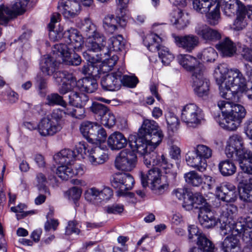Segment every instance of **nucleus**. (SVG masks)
<instances>
[{"label": "nucleus", "instance_id": "1", "mask_svg": "<svg viewBox=\"0 0 252 252\" xmlns=\"http://www.w3.org/2000/svg\"><path fill=\"white\" fill-rule=\"evenodd\" d=\"M164 135L158 124L155 121L149 119L143 120L137 134L129 136V145L134 151L143 156L144 163L149 168L148 174L141 172L140 179L142 186L146 188L150 181L151 188L157 195L163 193L168 185L160 184V174L161 169L168 174L167 177L172 175L176 177V173L170 174L169 170L173 164L162 155L159 156L154 150L161 142Z\"/></svg>", "mask_w": 252, "mask_h": 252}, {"label": "nucleus", "instance_id": "2", "mask_svg": "<svg viewBox=\"0 0 252 252\" xmlns=\"http://www.w3.org/2000/svg\"><path fill=\"white\" fill-rule=\"evenodd\" d=\"M214 76L220 95L226 100L237 101L239 94L244 92L247 88L246 80L240 71L237 68L229 69L226 63L217 66Z\"/></svg>", "mask_w": 252, "mask_h": 252}, {"label": "nucleus", "instance_id": "3", "mask_svg": "<svg viewBox=\"0 0 252 252\" xmlns=\"http://www.w3.org/2000/svg\"><path fill=\"white\" fill-rule=\"evenodd\" d=\"M92 146H89L85 142H80L76 145L75 149L71 150L64 149L61 150L54 156V159L57 163L61 164L56 169V174L63 180L67 181L74 176H79L83 174V169L81 165L76 166L74 170L71 165H68L77 155H80L81 158H85V156H88L87 151L91 150Z\"/></svg>", "mask_w": 252, "mask_h": 252}, {"label": "nucleus", "instance_id": "4", "mask_svg": "<svg viewBox=\"0 0 252 252\" xmlns=\"http://www.w3.org/2000/svg\"><path fill=\"white\" fill-rule=\"evenodd\" d=\"M178 62L186 70L192 72V87L197 95L203 97L208 94L209 80L205 78V67L199 59L189 55H180L178 57Z\"/></svg>", "mask_w": 252, "mask_h": 252}, {"label": "nucleus", "instance_id": "5", "mask_svg": "<svg viewBox=\"0 0 252 252\" xmlns=\"http://www.w3.org/2000/svg\"><path fill=\"white\" fill-rule=\"evenodd\" d=\"M62 35V40L64 43L57 44L54 46L52 52L54 55L67 57L69 55V50L74 52L80 50L84 41L82 35L77 29L71 28L65 31Z\"/></svg>", "mask_w": 252, "mask_h": 252}, {"label": "nucleus", "instance_id": "6", "mask_svg": "<svg viewBox=\"0 0 252 252\" xmlns=\"http://www.w3.org/2000/svg\"><path fill=\"white\" fill-rule=\"evenodd\" d=\"M143 44L152 52H158V56L163 64L168 65L174 59L173 55L168 48L161 46L162 38L157 34L151 33L147 34L143 40Z\"/></svg>", "mask_w": 252, "mask_h": 252}, {"label": "nucleus", "instance_id": "7", "mask_svg": "<svg viewBox=\"0 0 252 252\" xmlns=\"http://www.w3.org/2000/svg\"><path fill=\"white\" fill-rule=\"evenodd\" d=\"M94 41L89 40L87 43L88 49L83 53L84 58L90 64L100 62L104 57V50H107L106 43L104 36L95 35Z\"/></svg>", "mask_w": 252, "mask_h": 252}, {"label": "nucleus", "instance_id": "8", "mask_svg": "<svg viewBox=\"0 0 252 252\" xmlns=\"http://www.w3.org/2000/svg\"><path fill=\"white\" fill-rule=\"evenodd\" d=\"M95 119L105 127L111 128L116 124V118L108 108L101 103L93 101L90 107Z\"/></svg>", "mask_w": 252, "mask_h": 252}, {"label": "nucleus", "instance_id": "9", "mask_svg": "<svg viewBox=\"0 0 252 252\" xmlns=\"http://www.w3.org/2000/svg\"><path fill=\"white\" fill-rule=\"evenodd\" d=\"M18 1L12 4L11 8L0 6V24L6 25L9 21L22 15L27 10L30 0H18Z\"/></svg>", "mask_w": 252, "mask_h": 252}, {"label": "nucleus", "instance_id": "10", "mask_svg": "<svg viewBox=\"0 0 252 252\" xmlns=\"http://www.w3.org/2000/svg\"><path fill=\"white\" fill-rule=\"evenodd\" d=\"M203 117L202 110L194 103L187 104L182 109L181 120L190 126L200 124Z\"/></svg>", "mask_w": 252, "mask_h": 252}, {"label": "nucleus", "instance_id": "11", "mask_svg": "<svg viewBox=\"0 0 252 252\" xmlns=\"http://www.w3.org/2000/svg\"><path fill=\"white\" fill-rule=\"evenodd\" d=\"M130 148L131 151L125 150L120 153L119 156L115 159L116 168L122 171H130L135 167L137 161V156L135 152L139 153Z\"/></svg>", "mask_w": 252, "mask_h": 252}, {"label": "nucleus", "instance_id": "12", "mask_svg": "<svg viewBox=\"0 0 252 252\" xmlns=\"http://www.w3.org/2000/svg\"><path fill=\"white\" fill-rule=\"evenodd\" d=\"M247 149L244 147L243 139L239 134H233L228 138L225 150V154L228 158H234L235 160L239 158L241 152H245Z\"/></svg>", "mask_w": 252, "mask_h": 252}, {"label": "nucleus", "instance_id": "13", "mask_svg": "<svg viewBox=\"0 0 252 252\" xmlns=\"http://www.w3.org/2000/svg\"><path fill=\"white\" fill-rule=\"evenodd\" d=\"M124 73V68L120 67L116 71L107 74L101 80L102 88L107 91L119 90L122 86L121 77Z\"/></svg>", "mask_w": 252, "mask_h": 252}, {"label": "nucleus", "instance_id": "14", "mask_svg": "<svg viewBox=\"0 0 252 252\" xmlns=\"http://www.w3.org/2000/svg\"><path fill=\"white\" fill-rule=\"evenodd\" d=\"M228 100H220L218 102V106L222 114H229L233 119L242 121L246 116V109L242 105L234 104L232 101Z\"/></svg>", "mask_w": 252, "mask_h": 252}, {"label": "nucleus", "instance_id": "15", "mask_svg": "<svg viewBox=\"0 0 252 252\" xmlns=\"http://www.w3.org/2000/svg\"><path fill=\"white\" fill-rule=\"evenodd\" d=\"M134 183L133 177L129 173L123 172L114 174L111 180L112 187L120 189L119 194L123 193L124 190L131 189Z\"/></svg>", "mask_w": 252, "mask_h": 252}, {"label": "nucleus", "instance_id": "16", "mask_svg": "<svg viewBox=\"0 0 252 252\" xmlns=\"http://www.w3.org/2000/svg\"><path fill=\"white\" fill-rule=\"evenodd\" d=\"M215 193L219 199L230 203H234L238 195L236 188L233 185L228 183L217 186Z\"/></svg>", "mask_w": 252, "mask_h": 252}, {"label": "nucleus", "instance_id": "17", "mask_svg": "<svg viewBox=\"0 0 252 252\" xmlns=\"http://www.w3.org/2000/svg\"><path fill=\"white\" fill-rule=\"evenodd\" d=\"M55 76L57 82L62 83L59 89L61 94L64 95L72 92L73 88L76 84V79L72 73L64 70L57 73Z\"/></svg>", "mask_w": 252, "mask_h": 252}, {"label": "nucleus", "instance_id": "18", "mask_svg": "<svg viewBox=\"0 0 252 252\" xmlns=\"http://www.w3.org/2000/svg\"><path fill=\"white\" fill-rule=\"evenodd\" d=\"M62 128L61 124L53 121L49 116L42 118L38 124V131L43 136H52Z\"/></svg>", "mask_w": 252, "mask_h": 252}, {"label": "nucleus", "instance_id": "19", "mask_svg": "<svg viewBox=\"0 0 252 252\" xmlns=\"http://www.w3.org/2000/svg\"><path fill=\"white\" fill-rule=\"evenodd\" d=\"M58 8L65 18L71 19L78 15L80 5L77 0H60Z\"/></svg>", "mask_w": 252, "mask_h": 252}, {"label": "nucleus", "instance_id": "20", "mask_svg": "<svg viewBox=\"0 0 252 252\" xmlns=\"http://www.w3.org/2000/svg\"><path fill=\"white\" fill-rule=\"evenodd\" d=\"M194 32L199 37L206 42L216 41L221 38V34L220 32L202 23H199L196 25Z\"/></svg>", "mask_w": 252, "mask_h": 252}, {"label": "nucleus", "instance_id": "21", "mask_svg": "<svg viewBox=\"0 0 252 252\" xmlns=\"http://www.w3.org/2000/svg\"><path fill=\"white\" fill-rule=\"evenodd\" d=\"M182 206L186 210L195 209H198V211H201V209L210 206L206 203V199L202 194L198 192L193 193L190 191L187 194V199L183 203Z\"/></svg>", "mask_w": 252, "mask_h": 252}, {"label": "nucleus", "instance_id": "22", "mask_svg": "<svg viewBox=\"0 0 252 252\" xmlns=\"http://www.w3.org/2000/svg\"><path fill=\"white\" fill-rule=\"evenodd\" d=\"M243 222L241 220L235 221L234 220L230 221V223L226 224V226L220 228V233L221 235L224 236L229 233L233 235L241 237V235L244 233V231L247 228L246 220H251L250 217L248 218H241Z\"/></svg>", "mask_w": 252, "mask_h": 252}, {"label": "nucleus", "instance_id": "23", "mask_svg": "<svg viewBox=\"0 0 252 252\" xmlns=\"http://www.w3.org/2000/svg\"><path fill=\"white\" fill-rule=\"evenodd\" d=\"M53 54L54 56L48 55L42 60L40 63V67L43 73L48 76L54 74V77L55 78L56 74L60 71H58L60 61H58L55 59L57 56H55L53 53Z\"/></svg>", "mask_w": 252, "mask_h": 252}, {"label": "nucleus", "instance_id": "24", "mask_svg": "<svg viewBox=\"0 0 252 252\" xmlns=\"http://www.w3.org/2000/svg\"><path fill=\"white\" fill-rule=\"evenodd\" d=\"M221 7L223 14L228 17L234 15L235 13L244 9V5L238 0H220L217 4Z\"/></svg>", "mask_w": 252, "mask_h": 252}, {"label": "nucleus", "instance_id": "25", "mask_svg": "<svg viewBox=\"0 0 252 252\" xmlns=\"http://www.w3.org/2000/svg\"><path fill=\"white\" fill-rule=\"evenodd\" d=\"M174 41L177 46L188 52H191L198 44V37L193 34L175 36Z\"/></svg>", "mask_w": 252, "mask_h": 252}, {"label": "nucleus", "instance_id": "26", "mask_svg": "<svg viewBox=\"0 0 252 252\" xmlns=\"http://www.w3.org/2000/svg\"><path fill=\"white\" fill-rule=\"evenodd\" d=\"M128 140L125 135L119 131H115L111 133L107 139V144L109 148L112 151H118L125 148L127 144Z\"/></svg>", "mask_w": 252, "mask_h": 252}, {"label": "nucleus", "instance_id": "27", "mask_svg": "<svg viewBox=\"0 0 252 252\" xmlns=\"http://www.w3.org/2000/svg\"><path fill=\"white\" fill-rule=\"evenodd\" d=\"M198 219L201 225L206 228L213 227L219 220L214 217L210 206L201 209V211H198Z\"/></svg>", "mask_w": 252, "mask_h": 252}, {"label": "nucleus", "instance_id": "28", "mask_svg": "<svg viewBox=\"0 0 252 252\" xmlns=\"http://www.w3.org/2000/svg\"><path fill=\"white\" fill-rule=\"evenodd\" d=\"M118 25L123 27L126 25V21L123 16L115 17L113 15H108L103 20V27L109 34L113 33L117 30Z\"/></svg>", "mask_w": 252, "mask_h": 252}, {"label": "nucleus", "instance_id": "29", "mask_svg": "<svg viewBox=\"0 0 252 252\" xmlns=\"http://www.w3.org/2000/svg\"><path fill=\"white\" fill-rule=\"evenodd\" d=\"M186 160L188 165L200 172H202L206 169L207 161L201 158L195 150L189 151L186 154Z\"/></svg>", "mask_w": 252, "mask_h": 252}, {"label": "nucleus", "instance_id": "30", "mask_svg": "<svg viewBox=\"0 0 252 252\" xmlns=\"http://www.w3.org/2000/svg\"><path fill=\"white\" fill-rule=\"evenodd\" d=\"M87 152L89 160L94 165L103 164L108 159V154L99 147H92Z\"/></svg>", "mask_w": 252, "mask_h": 252}, {"label": "nucleus", "instance_id": "31", "mask_svg": "<svg viewBox=\"0 0 252 252\" xmlns=\"http://www.w3.org/2000/svg\"><path fill=\"white\" fill-rule=\"evenodd\" d=\"M170 22L179 30L186 28L189 24V15L183 13L179 8H175L170 14Z\"/></svg>", "mask_w": 252, "mask_h": 252}, {"label": "nucleus", "instance_id": "32", "mask_svg": "<svg viewBox=\"0 0 252 252\" xmlns=\"http://www.w3.org/2000/svg\"><path fill=\"white\" fill-rule=\"evenodd\" d=\"M221 212L218 219L220 223V228L226 226V224L230 223V221L234 220V214L237 211V207L233 204H226L223 206L221 209Z\"/></svg>", "mask_w": 252, "mask_h": 252}, {"label": "nucleus", "instance_id": "33", "mask_svg": "<svg viewBox=\"0 0 252 252\" xmlns=\"http://www.w3.org/2000/svg\"><path fill=\"white\" fill-rule=\"evenodd\" d=\"M237 161L239 162L240 169L244 173L252 174V151L247 149L241 152Z\"/></svg>", "mask_w": 252, "mask_h": 252}, {"label": "nucleus", "instance_id": "34", "mask_svg": "<svg viewBox=\"0 0 252 252\" xmlns=\"http://www.w3.org/2000/svg\"><path fill=\"white\" fill-rule=\"evenodd\" d=\"M216 48L223 57H231L236 51L235 43L229 38L225 37L216 45Z\"/></svg>", "mask_w": 252, "mask_h": 252}, {"label": "nucleus", "instance_id": "35", "mask_svg": "<svg viewBox=\"0 0 252 252\" xmlns=\"http://www.w3.org/2000/svg\"><path fill=\"white\" fill-rule=\"evenodd\" d=\"M124 46L123 42V37L122 35L119 34L116 36H112L108 40V46L105 47L107 50H104L103 54L104 57L110 56L108 55L111 51L118 52L121 51Z\"/></svg>", "mask_w": 252, "mask_h": 252}, {"label": "nucleus", "instance_id": "36", "mask_svg": "<svg viewBox=\"0 0 252 252\" xmlns=\"http://www.w3.org/2000/svg\"><path fill=\"white\" fill-rule=\"evenodd\" d=\"M240 237L232 234L226 237L221 243L223 252H235V249L240 250Z\"/></svg>", "mask_w": 252, "mask_h": 252}, {"label": "nucleus", "instance_id": "37", "mask_svg": "<svg viewBox=\"0 0 252 252\" xmlns=\"http://www.w3.org/2000/svg\"><path fill=\"white\" fill-rule=\"evenodd\" d=\"M68 97L69 104L76 107L84 106L89 100V97L85 94L74 91L70 92Z\"/></svg>", "mask_w": 252, "mask_h": 252}, {"label": "nucleus", "instance_id": "38", "mask_svg": "<svg viewBox=\"0 0 252 252\" xmlns=\"http://www.w3.org/2000/svg\"><path fill=\"white\" fill-rule=\"evenodd\" d=\"M217 0H193V8L200 13H207L215 5Z\"/></svg>", "mask_w": 252, "mask_h": 252}, {"label": "nucleus", "instance_id": "39", "mask_svg": "<svg viewBox=\"0 0 252 252\" xmlns=\"http://www.w3.org/2000/svg\"><path fill=\"white\" fill-rule=\"evenodd\" d=\"M223 118L219 122L220 126L223 128L230 131L237 129L241 121L233 119L227 114H222Z\"/></svg>", "mask_w": 252, "mask_h": 252}, {"label": "nucleus", "instance_id": "40", "mask_svg": "<svg viewBox=\"0 0 252 252\" xmlns=\"http://www.w3.org/2000/svg\"><path fill=\"white\" fill-rule=\"evenodd\" d=\"M196 244L199 252H215L216 248L214 244L204 235L198 236L196 240Z\"/></svg>", "mask_w": 252, "mask_h": 252}, {"label": "nucleus", "instance_id": "41", "mask_svg": "<svg viewBox=\"0 0 252 252\" xmlns=\"http://www.w3.org/2000/svg\"><path fill=\"white\" fill-rule=\"evenodd\" d=\"M218 167L220 173L224 177L231 176L236 171V167L234 162L229 159L221 161Z\"/></svg>", "mask_w": 252, "mask_h": 252}, {"label": "nucleus", "instance_id": "42", "mask_svg": "<svg viewBox=\"0 0 252 252\" xmlns=\"http://www.w3.org/2000/svg\"><path fill=\"white\" fill-rule=\"evenodd\" d=\"M98 88L97 81L94 78L85 77L82 80L80 89L87 93L91 94L95 92Z\"/></svg>", "mask_w": 252, "mask_h": 252}, {"label": "nucleus", "instance_id": "43", "mask_svg": "<svg viewBox=\"0 0 252 252\" xmlns=\"http://www.w3.org/2000/svg\"><path fill=\"white\" fill-rule=\"evenodd\" d=\"M81 29L83 31L87 33V35L90 37L92 36V39L90 41H94L95 35L96 34H99V36H104L103 34L96 31L95 26L92 23L89 19H86L82 23Z\"/></svg>", "mask_w": 252, "mask_h": 252}, {"label": "nucleus", "instance_id": "44", "mask_svg": "<svg viewBox=\"0 0 252 252\" xmlns=\"http://www.w3.org/2000/svg\"><path fill=\"white\" fill-rule=\"evenodd\" d=\"M69 55L67 57L58 56L59 58H61L63 62L64 63L66 64L75 66L79 65L82 62L81 57L72 50H69ZM54 55L55 56V55ZM56 56H57L56 55Z\"/></svg>", "mask_w": 252, "mask_h": 252}, {"label": "nucleus", "instance_id": "45", "mask_svg": "<svg viewBox=\"0 0 252 252\" xmlns=\"http://www.w3.org/2000/svg\"><path fill=\"white\" fill-rule=\"evenodd\" d=\"M184 178L188 184L195 187L200 186L203 182L201 176L194 171L185 173Z\"/></svg>", "mask_w": 252, "mask_h": 252}, {"label": "nucleus", "instance_id": "46", "mask_svg": "<svg viewBox=\"0 0 252 252\" xmlns=\"http://www.w3.org/2000/svg\"><path fill=\"white\" fill-rule=\"evenodd\" d=\"M46 104L50 106L60 105L64 106L66 102L63 100V97L58 93H52L47 95Z\"/></svg>", "mask_w": 252, "mask_h": 252}, {"label": "nucleus", "instance_id": "47", "mask_svg": "<svg viewBox=\"0 0 252 252\" xmlns=\"http://www.w3.org/2000/svg\"><path fill=\"white\" fill-rule=\"evenodd\" d=\"M218 56L216 50L209 47L203 50L201 55L198 54L197 57L199 60H203L207 62H213Z\"/></svg>", "mask_w": 252, "mask_h": 252}, {"label": "nucleus", "instance_id": "48", "mask_svg": "<svg viewBox=\"0 0 252 252\" xmlns=\"http://www.w3.org/2000/svg\"><path fill=\"white\" fill-rule=\"evenodd\" d=\"M99 193V190L95 188H92L85 192V198L88 202L98 205L100 204V202L98 201V199H100Z\"/></svg>", "mask_w": 252, "mask_h": 252}, {"label": "nucleus", "instance_id": "49", "mask_svg": "<svg viewBox=\"0 0 252 252\" xmlns=\"http://www.w3.org/2000/svg\"><path fill=\"white\" fill-rule=\"evenodd\" d=\"M238 188L242 189V192H246L252 190V177L249 179L243 177V173H239L237 177Z\"/></svg>", "mask_w": 252, "mask_h": 252}, {"label": "nucleus", "instance_id": "50", "mask_svg": "<svg viewBox=\"0 0 252 252\" xmlns=\"http://www.w3.org/2000/svg\"><path fill=\"white\" fill-rule=\"evenodd\" d=\"M118 59L117 55H113L110 58L104 59L100 64L101 72L104 73L111 70Z\"/></svg>", "mask_w": 252, "mask_h": 252}, {"label": "nucleus", "instance_id": "51", "mask_svg": "<svg viewBox=\"0 0 252 252\" xmlns=\"http://www.w3.org/2000/svg\"><path fill=\"white\" fill-rule=\"evenodd\" d=\"M165 118L168 128L173 132L177 130L180 122L176 116L173 113L169 112L165 115Z\"/></svg>", "mask_w": 252, "mask_h": 252}, {"label": "nucleus", "instance_id": "52", "mask_svg": "<svg viewBox=\"0 0 252 252\" xmlns=\"http://www.w3.org/2000/svg\"><path fill=\"white\" fill-rule=\"evenodd\" d=\"M35 85L40 96H44L47 87V80L41 75H38L35 78Z\"/></svg>", "mask_w": 252, "mask_h": 252}, {"label": "nucleus", "instance_id": "53", "mask_svg": "<svg viewBox=\"0 0 252 252\" xmlns=\"http://www.w3.org/2000/svg\"><path fill=\"white\" fill-rule=\"evenodd\" d=\"M235 13L237 14V18L234 22V26L235 29L237 31H240L244 28L246 25V21H245V15L244 13V9H241V10Z\"/></svg>", "mask_w": 252, "mask_h": 252}, {"label": "nucleus", "instance_id": "54", "mask_svg": "<svg viewBox=\"0 0 252 252\" xmlns=\"http://www.w3.org/2000/svg\"><path fill=\"white\" fill-rule=\"evenodd\" d=\"M104 210L108 214L121 215L124 210V206L122 204L114 203L106 206Z\"/></svg>", "mask_w": 252, "mask_h": 252}, {"label": "nucleus", "instance_id": "55", "mask_svg": "<svg viewBox=\"0 0 252 252\" xmlns=\"http://www.w3.org/2000/svg\"><path fill=\"white\" fill-rule=\"evenodd\" d=\"M194 150L201 158L206 160L209 158L212 155V150L208 146L204 145H197Z\"/></svg>", "mask_w": 252, "mask_h": 252}, {"label": "nucleus", "instance_id": "56", "mask_svg": "<svg viewBox=\"0 0 252 252\" xmlns=\"http://www.w3.org/2000/svg\"><path fill=\"white\" fill-rule=\"evenodd\" d=\"M207 21L211 25H216L219 23L220 18V9L218 4H216L214 10L206 14Z\"/></svg>", "mask_w": 252, "mask_h": 252}, {"label": "nucleus", "instance_id": "57", "mask_svg": "<svg viewBox=\"0 0 252 252\" xmlns=\"http://www.w3.org/2000/svg\"><path fill=\"white\" fill-rule=\"evenodd\" d=\"M122 85L130 88H135L138 82V78L135 76L123 75L121 77Z\"/></svg>", "mask_w": 252, "mask_h": 252}, {"label": "nucleus", "instance_id": "58", "mask_svg": "<svg viewBox=\"0 0 252 252\" xmlns=\"http://www.w3.org/2000/svg\"><path fill=\"white\" fill-rule=\"evenodd\" d=\"M36 180L39 190L45 193L48 192L49 190L46 185L47 181L44 175L41 173H38L36 175Z\"/></svg>", "mask_w": 252, "mask_h": 252}, {"label": "nucleus", "instance_id": "59", "mask_svg": "<svg viewBox=\"0 0 252 252\" xmlns=\"http://www.w3.org/2000/svg\"><path fill=\"white\" fill-rule=\"evenodd\" d=\"M246 225L247 228L244 231L242 239L247 243H251L252 241V219L251 220H246Z\"/></svg>", "mask_w": 252, "mask_h": 252}, {"label": "nucleus", "instance_id": "60", "mask_svg": "<svg viewBox=\"0 0 252 252\" xmlns=\"http://www.w3.org/2000/svg\"><path fill=\"white\" fill-rule=\"evenodd\" d=\"M188 230V238L190 242L196 241V239H194V237H196L197 240V237L203 235L200 232L198 228L194 225H189Z\"/></svg>", "mask_w": 252, "mask_h": 252}, {"label": "nucleus", "instance_id": "61", "mask_svg": "<svg viewBox=\"0 0 252 252\" xmlns=\"http://www.w3.org/2000/svg\"><path fill=\"white\" fill-rule=\"evenodd\" d=\"M99 193L100 199H98V201L100 202V203L102 201H107L110 200L113 195L112 189L107 187H105L101 190H99Z\"/></svg>", "mask_w": 252, "mask_h": 252}, {"label": "nucleus", "instance_id": "62", "mask_svg": "<svg viewBox=\"0 0 252 252\" xmlns=\"http://www.w3.org/2000/svg\"><path fill=\"white\" fill-rule=\"evenodd\" d=\"M99 125L95 123L92 122V126L90 127L88 136H86L85 138L91 143H93L95 141L96 137V133L98 132V128Z\"/></svg>", "mask_w": 252, "mask_h": 252}, {"label": "nucleus", "instance_id": "63", "mask_svg": "<svg viewBox=\"0 0 252 252\" xmlns=\"http://www.w3.org/2000/svg\"><path fill=\"white\" fill-rule=\"evenodd\" d=\"M240 48L239 52L242 58L247 61L252 62V48L251 47L250 49L245 45Z\"/></svg>", "mask_w": 252, "mask_h": 252}, {"label": "nucleus", "instance_id": "64", "mask_svg": "<svg viewBox=\"0 0 252 252\" xmlns=\"http://www.w3.org/2000/svg\"><path fill=\"white\" fill-rule=\"evenodd\" d=\"M190 192L187 189L178 188L173 190L172 195L175 196L179 200H183L184 203L187 197V194Z\"/></svg>", "mask_w": 252, "mask_h": 252}]
</instances>
